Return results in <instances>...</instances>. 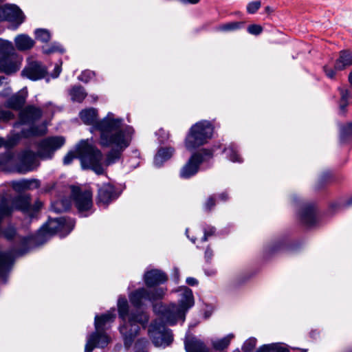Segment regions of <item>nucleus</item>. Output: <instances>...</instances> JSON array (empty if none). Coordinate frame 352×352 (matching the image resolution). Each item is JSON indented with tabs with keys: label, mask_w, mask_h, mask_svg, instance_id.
<instances>
[{
	"label": "nucleus",
	"mask_w": 352,
	"mask_h": 352,
	"mask_svg": "<svg viewBox=\"0 0 352 352\" xmlns=\"http://www.w3.org/2000/svg\"><path fill=\"white\" fill-rule=\"evenodd\" d=\"M98 111L94 108L83 109L79 113L84 124L91 125L100 133L98 142L100 146L111 148L105 159V163L109 166L120 160L123 152L131 144L134 129L130 126L122 129L123 119L113 118L111 112L100 120H98Z\"/></svg>",
	"instance_id": "f257e3e1"
},
{
	"label": "nucleus",
	"mask_w": 352,
	"mask_h": 352,
	"mask_svg": "<svg viewBox=\"0 0 352 352\" xmlns=\"http://www.w3.org/2000/svg\"><path fill=\"white\" fill-rule=\"evenodd\" d=\"M143 280L147 288L141 287L129 294V300L133 307H142V300L156 302L162 300L167 290L166 287H160L168 280L167 274L163 271L153 269L146 272Z\"/></svg>",
	"instance_id": "f03ea898"
},
{
	"label": "nucleus",
	"mask_w": 352,
	"mask_h": 352,
	"mask_svg": "<svg viewBox=\"0 0 352 352\" xmlns=\"http://www.w3.org/2000/svg\"><path fill=\"white\" fill-rule=\"evenodd\" d=\"M116 318L115 309L108 311L101 315H96L94 318L95 331L87 338L85 346V352H92L95 348H105L111 341L106 333Z\"/></svg>",
	"instance_id": "7ed1b4c3"
},
{
	"label": "nucleus",
	"mask_w": 352,
	"mask_h": 352,
	"mask_svg": "<svg viewBox=\"0 0 352 352\" xmlns=\"http://www.w3.org/2000/svg\"><path fill=\"white\" fill-rule=\"evenodd\" d=\"M16 246V248H12L7 251L0 250V278L3 280L4 283H6L8 274L14 264V254L22 256L34 247L30 236H18Z\"/></svg>",
	"instance_id": "20e7f679"
},
{
	"label": "nucleus",
	"mask_w": 352,
	"mask_h": 352,
	"mask_svg": "<svg viewBox=\"0 0 352 352\" xmlns=\"http://www.w3.org/2000/svg\"><path fill=\"white\" fill-rule=\"evenodd\" d=\"M213 125L208 120L196 122L189 129L184 140L187 150L192 151L204 145L212 137Z\"/></svg>",
	"instance_id": "39448f33"
},
{
	"label": "nucleus",
	"mask_w": 352,
	"mask_h": 352,
	"mask_svg": "<svg viewBox=\"0 0 352 352\" xmlns=\"http://www.w3.org/2000/svg\"><path fill=\"white\" fill-rule=\"evenodd\" d=\"M83 168L91 169L98 175L104 173L102 164V153L87 141L81 140L76 148Z\"/></svg>",
	"instance_id": "423d86ee"
},
{
	"label": "nucleus",
	"mask_w": 352,
	"mask_h": 352,
	"mask_svg": "<svg viewBox=\"0 0 352 352\" xmlns=\"http://www.w3.org/2000/svg\"><path fill=\"white\" fill-rule=\"evenodd\" d=\"M216 147L211 148H201L193 153L186 163L179 170V177L188 179L195 176L199 170L201 164L213 157Z\"/></svg>",
	"instance_id": "0eeeda50"
},
{
	"label": "nucleus",
	"mask_w": 352,
	"mask_h": 352,
	"mask_svg": "<svg viewBox=\"0 0 352 352\" xmlns=\"http://www.w3.org/2000/svg\"><path fill=\"white\" fill-rule=\"evenodd\" d=\"M135 308V310H129V303L124 296H120L118 300V316L123 321L126 320L129 322L137 324L140 326L145 327L148 322L149 317L148 314L140 310V308Z\"/></svg>",
	"instance_id": "6e6552de"
},
{
	"label": "nucleus",
	"mask_w": 352,
	"mask_h": 352,
	"mask_svg": "<svg viewBox=\"0 0 352 352\" xmlns=\"http://www.w3.org/2000/svg\"><path fill=\"white\" fill-rule=\"evenodd\" d=\"M65 143L63 136H51L41 140L38 144L37 156L43 160L52 159L54 153Z\"/></svg>",
	"instance_id": "1a4fd4ad"
},
{
	"label": "nucleus",
	"mask_w": 352,
	"mask_h": 352,
	"mask_svg": "<svg viewBox=\"0 0 352 352\" xmlns=\"http://www.w3.org/2000/svg\"><path fill=\"white\" fill-rule=\"evenodd\" d=\"M98 188L96 203L98 206L107 208L110 204L116 201L120 195L118 189L111 183L96 184Z\"/></svg>",
	"instance_id": "9d476101"
},
{
	"label": "nucleus",
	"mask_w": 352,
	"mask_h": 352,
	"mask_svg": "<svg viewBox=\"0 0 352 352\" xmlns=\"http://www.w3.org/2000/svg\"><path fill=\"white\" fill-rule=\"evenodd\" d=\"M74 220L65 217L50 219L48 222L44 224L52 235L58 234L60 237L68 235L74 229Z\"/></svg>",
	"instance_id": "9b49d317"
},
{
	"label": "nucleus",
	"mask_w": 352,
	"mask_h": 352,
	"mask_svg": "<svg viewBox=\"0 0 352 352\" xmlns=\"http://www.w3.org/2000/svg\"><path fill=\"white\" fill-rule=\"evenodd\" d=\"M71 197L80 214L89 210L93 206V194L91 190L82 191L80 187L72 186Z\"/></svg>",
	"instance_id": "f8f14e48"
},
{
	"label": "nucleus",
	"mask_w": 352,
	"mask_h": 352,
	"mask_svg": "<svg viewBox=\"0 0 352 352\" xmlns=\"http://www.w3.org/2000/svg\"><path fill=\"white\" fill-rule=\"evenodd\" d=\"M21 75L33 81L38 80L47 76V68L41 62L32 60L23 68Z\"/></svg>",
	"instance_id": "ddd939ff"
},
{
	"label": "nucleus",
	"mask_w": 352,
	"mask_h": 352,
	"mask_svg": "<svg viewBox=\"0 0 352 352\" xmlns=\"http://www.w3.org/2000/svg\"><path fill=\"white\" fill-rule=\"evenodd\" d=\"M154 330H150L152 342L156 346H168L173 341V335L170 329L164 326L155 327Z\"/></svg>",
	"instance_id": "4468645a"
},
{
	"label": "nucleus",
	"mask_w": 352,
	"mask_h": 352,
	"mask_svg": "<svg viewBox=\"0 0 352 352\" xmlns=\"http://www.w3.org/2000/svg\"><path fill=\"white\" fill-rule=\"evenodd\" d=\"M318 208L315 204H306L299 212L300 222L307 227L314 226L318 222Z\"/></svg>",
	"instance_id": "2eb2a0df"
},
{
	"label": "nucleus",
	"mask_w": 352,
	"mask_h": 352,
	"mask_svg": "<svg viewBox=\"0 0 352 352\" xmlns=\"http://www.w3.org/2000/svg\"><path fill=\"white\" fill-rule=\"evenodd\" d=\"M120 327V332L123 337L124 344L126 348H129L133 343L139 333L140 327L137 324L129 322L126 320Z\"/></svg>",
	"instance_id": "dca6fc26"
},
{
	"label": "nucleus",
	"mask_w": 352,
	"mask_h": 352,
	"mask_svg": "<svg viewBox=\"0 0 352 352\" xmlns=\"http://www.w3.org/2000/svg\"><path fill=\"white\" fill-rule=\"evenodd\" d=\"M21 62V58L16 53L0 57L1 72L7 75L16 73L20 69Z\"/></svg>",
	"instance_id": "f3484780"
},
{
	"label": "nucleus",
	"mask_w": 352,
	"mask_h": 352,
	"mask_svg": "<svg viewBox=\"0 0 352 352\" xmlns=\"http://www.w3.org/2000/svg\"><path fill=\"white\" fill-rule=\"evenodd\" d=\"M43 115L42 110L34 105H28L19 112V118L22 124H33Z\"/></svg>",
	"instance_id": "a211bd4d"
},
{
	"label": "nucleus",
	"mask_w": 352,
	"mask_h": 352,
	"mask_svg": "<svg viewBox=\"0 0 352 352\" xmlns=\"http://www.w3.org/2000/svg\"><path fill=\"white\" fill-rule=\"evenodd\" d=\"M3 12L4 19L8 21L16 23L20 25L25 21V17L23 12L19 7L16 5H5L3 8Z\"/></svg>",
	"instance_id": "6ab92c4d"
},
{
	"label": "nucleus",
	"mask_w": 352,
	"mask_h": 352,
	"mask_svg": "<svg viewBox=\"0 0 352 352\" xmlns=\"http://www.w3.org/2000/svg\"><path fill=\"white\" fill-rule=\"evenodd\" d=\"M28 93L20 91L9 97L4 102L6 108L12 109L16 111H21L23 109L26 102Z\"/></svg>",
	"instance_id": "aec40b11"
},
{
	"label": "nucleus",
	"mask_w": 352,
	"mask_h": 352,
	"mask_svg": "<svg viewBox=\"0 0 352 352\" xmlns=\"http://www.w3.org/2000/svg\"><path fill=\"white\" fill-rule=\"evenodd\" d=\"M338 90L340 95V98L338 101V113L340 116L346 117L348 109V106L352 102V93L346 88L338 87Z\"/></svg>",
	"instance_id": "412c9836"
},
{
	"label": "nucleus",
	"mask_w": 352,
	"mask_h": 352,
	"mask_svg": "<svg viewBox=\"0 0 352 352\" xmlns=\"http://www.w3.org/2000/svg\"><path fill=\"white\" fill-rule=\"evenodd\" d=\"M32 198L30 194L19 195L12 199L14 210L21 211L25 214L30 213Z\"/></svg>",
	"instance_id": "4be33fe9"
},
{
	"label": "nucleus",
	"mask_w": 352,
	"mask_h": 352,
	"mask_svg": "<svg viewBox=\"0 0 352 352\" xmlns=\"http://www.w3.org/2000/svg\"><path fill=\"white\" fill-rule=\"evenodd\" d=\"M163 317L170 325H175L179 318H184L185 314L176 305L173 304L165 308L162 312Z\"/></svg>",
	"instance_id": "5701e85b"
},
{
	"label": "nucleus",
	"mask_w": 352,
	"mask_h": 352,
	"mask_svg": "<svg viewBox=\"0 0 352 352\" xmlns=\"http://www.w3.org/2000/svg\"><path fill=\"white\" fill-rule=\"evenodd\" d=\"M350 66H352V51L349 50H341L334 63L335 69L342 71Z\"/></svg>",
	"instance_id": "b1692460"
},
{
	"label": "nucleus",
	"mask_w": 352,
	"mask_h": 352,
	"mask_svg": "<svg viewBox=\"0 0 352 352\" xmlns=\"http://www.w3.org/2000/svg\"><path fill=\"white\" fill-rule=\"evenodd\" d=\"M184 346L187 352H209L205 343L195 336L186 338Z\"/></svg>",
	"instance_id": "393cba45"
},
{
	"label": "nucleus",
	"mask_w": 352,
	"mask_h": 352,
	"mask_svg": "<svg viewBox=\"0 0 352 352\" xmlns=\"http://www.w3.org/2000/svg\"><path fill=\"white\" fill-rule=\"evenodd\" d=\"M194 296L192 290L185 287L177 307L185 314L194 305Z\"/></svg>",
	"instance_id": "a878e982"
},
{
	"label": "nucleus",
	"mask_w": 352,
	"mask_h": 352,
	"mask_svg": "<svg viewBox=\"0 0 352 352\" xmlns=\"http://www.w3.org/2000/svg\"><path fill=\"white\" fill-rule=\"evenodd\" d=\"M40 187V182L38 179H23L21 181L14 182L12 188L15 191L20 192L24 190L31 188H38Z\"/></svg>",
	"instance_id": "bb28decb"
},
{
	"label": "nucleus",
	"mask_w": 352,
	"mask_h": 352,
	"mask_svg": "<svg viewBox=\"0 0 352 352\" xmlns=\"http://www.w3.org/2000/svg\"><path fill=\"white\" fill-rule=\"evenodd\" d=\"M352 139V121L339 124V141L347 144Z\"/></svg>",
	"instance_id": "cd10ccee"
},
{
	"label": "nucleus",
	"mask_w": 352,
	"mask_h": 352,
	"mask_svg": "<svg viewBox=\"0 0 352 352\" xmlns=\"http://www.w3.org/2000/svg\"><path fill=\"white\" fill-rule=\"evenodd\" d=\"M52 235L43 225L34 235H30L32 238L33 244L35 246H38L47 242L50 236Z\"/></svg>",
	"instance_id": "c85d7f7f"
},
{
	"label": "nucleus",
	"mask_w": 352,
	"mask_h": 352,
	"mask_svg": "<svg viewBox=\"0 0 352 352\" xmlns=\"http://www.w3.org/2000/svg\"><path fill=\"white\" fill-rule=\"evenodd\" d=\"M15 45L20 51L30 50L34 45V40L26 34H21L16 37Z\"/></svg>",
	"instance_id": "c756f323"
},
{
	"label": "nucleus",
	"mask_w": 352,
	"mask_h": 352,
	"mask_svg": "<svg viewBox=\"0 0 352 352\" xmlns=\"http://www.w3.org/2000/svg\"><path fill=\"white\" fill-rule=\"evenodd\" d=\"M255 352H290V351L285 344L281 342H275L263 344Z\"/></svg>",
	"instance_id": "7c9ffc66"
},
{
	"label": "nucleus",
	"mask_w": 352,
	"mask_h": 352,
	"mask_svg": "<svg viewBox=\"0 0 352 352\" xmlns=\"http://www.w3.org/2000/svg\"><path fill=\"white\" fill-rule=\"evenodd\" d=\"M14 208L9 199L5 197L0 199V219L3 221L6 218H10L14 212Z\"/></svg>",
	"instance_id": "2f4dec72"
},
{
	"label": "nucleus",
	"mask_w": 352,
	"mask_h": 352,
	"mask_svg": "<svg viewBox=\"0 0 352 352\" xmlns=\"http://www.w3.org/2000/svg\"><path fill=\"white\" fill-rule=\"evenodd\" d=\"M175 152L173 147H161L159 148L155 157V163H162L169 160Z\"/></svg>",
	"instance_id": "473e14b6"
},
{
	"label": "nucleus",
	"mask_w": 352,
	"mask_h": 352,
	"mask_svg": "<svg viewBox=\"0 0 352 352\" xmlns=\"http://www.w3.org/2000/svg\"><path fill=\"white\" fill-rule=\"evenodd\" d=\"M69 95L73 101L82 102L87 97V93L81 85H74L69 90Z\"/></svg>",
	"instance_id": "72a5a7b5"
},
{
	"label": "nucleus",
	"mask_w": 352,
	"mask_h": 352,
	"mask_svg": "<svg viewBox=\"0 0 352 352\" xmlns=\"http://www.w3.org/2000/svg\"><path fill=\"white\" fill-rule=\"evenodd\" d=\"M36 154L32 151H26L21 155V163L27 166L25 171H30L32 170V166L36 160Z\"/></svg>",
	"instance_id": "f704fd0d"
},
{
	"label": "nucleus",
	"mask_w": 352,
	"mask_h": 352,
	"mask_svg": "<svg viewBox=\"0 0 352 352\" xmlns=\"http://www.w3.org/2000/svg\"><path fill=\"white\" fill-rule=\"evenodd\" d=\"M227 153L228 157L233 162H241L242 160L239 154L238 147L234 144L231 143L227 148L223 149V153Z\"/></svg>",
	"instance_id": "c9c22d12"
},
{
	"label": "nucleus",
	"mask_w": 352,
	"mask_h": 352,
	"mask_svg": "<svg viewBox=\"0 0 352 352\" xmlns=\"http://www.w3.org/2000/svg\"><path fill=\"white\" fill-rule=\"evenodd\" d=\"M245 22L243 21H232L219 26L216 28V30L222 32H231L243 28Z\"/></svg>",
	"instance_id": "e433bc0d"
},
{
	"label": "nucleus",
	"mask_w": 352,
	"mask_h": 352,
	"mask_svg": "<svg viewBox=\"0 0 352 352\" xmlns=\"http://www.w3.org/2000/svg\"><path fill=\"white\" fill-rule=\"evenodd\" d=\"M234 337L232 334L212 342V346L216 351H222L226 349L230 344L232 338Z\"/></svg>",
	"instance_id": "4c0bfd02"
},
{
	"label": "nucleus",
	"mask_w": 352,
	"mask_h": 352,
	"mask_svg": "<svg viewBox=\"0 0 352 352\" xmlns=\"http://www.w3.org/2000/svg\"><path fill=\"white\" fill-rule=\"evenodd\" d=\"M14 49L11 42L0 38V57L14 54Z\"/></svg>",
	"instance_id": "58836bf2"
},
{
	"label": "nucleus",
	"mask_w": 352,
	"mask_h": 352,
	"mask_svg": "<svg viewBox=\"0 0 352 352\" xmlns=\"http://www.w3.org/2000/svg\"><path fill=\"white\" fill-rule=\"evenodd\" d=\"M288 248V245L285 241V240L282 239L277 241H275L272 243L267 250L269 254H275L281 251H283Z\"/></svg>",
	"instance_id": "ea45409f"
},
{
	"label": "nucleus",
	"mask_w": 352,
	"mask_h": 352,
	"mask_svg": "<svg viewBox=\"0 0 352 352\" xmlns=\"http://www.w3.org/2000/svg\"><path fill=\"white\" fill-rule=\"evenodd\" d=\"M36 39L43 42L47 43L51 39V34L49 30L46 29H36L34 32Z\"/></svg>",
	"instance_id": "a19ab883"
},
{
	"label": "nucleus",
	"mask_w": 352,
	"mask_h": 352,
	"mask_svg": "<svg viewBox=\"0 0 352 352\" xmlns=\"http://www.w3.org/2000/svg\"><path fill=\"white\" fill-rule=\"evenodd\" d=\"M3 237L8 241H12L17 235L16 229L14 226L10 225L2 230Z\"/></svg>",
	"instance_id": "79ce46f5"
},
{
	"label": "nucleus",
	"mask_w": 352,
	"mask_h": 352,
	"mask_svg": "<svg viewBox=\"0 0 352 352\" xmlns=\"http://www.w3.org/2000/svg\"><path fill=\"white\" fill-rule=\"evenodd\" d=\"M217 200V195L216 194L210 195L204 205V208L205 211L207 212H210L215 206Z\"/></svg>",
	"instance_id": "37998d69"
},
{
	"label": "nucleus",
	"mask_w": 352,
	"mask_h": 352,
	"mask_svg": "<svg viewBox=\"0 0 352 352\" xmlns=\"http://www.w3.org/2000/svg\"><path fill=\"white\" fill-rule=\"evenodd\" d=\"M47 129L46 127L43 126H38L32 124L29 129V132L31 135L33 136H40L43 135L46 133Z\"/></svg>",
	"instance_id": "c03bdc74"
},
{
	"label": "nucleus",
	"mask_w": 352,
	"mask_h": 352,
	"mask_svg": "<svg viewBox=\"0 0 352 352\" xmlns=\"http://www.w3.org/2000/svg\"><path fill=\"white\" fill-rule=\"evenodd\" d=\"M257 340L255 338H250L243 344L242 350L243 352H252L256 345Z\"/></svg>",
	"instance_id": "a18cd8bd"
},
{
	"label": "nucleus",
	"mask_w": 352,
	"mask_h": 352,
	"mask_svg": "<svg viewBox=\"0 0 352 352\" xmlns=\"http://www.w3.org/2000/svg\"><path fill=\"white\" fill-rule=\"evenodd\" d=\"M331 178V174L329 173H323L320 177L318 179L316 184V190H321L324 188L325 184L328 182V181Z\"/></svg>",
	"instance_id": "49530a36"
},
{
	"label": "nucleus",
	"mask_w": 352,
	"mask_h": 352,
	"mask_svg": "<svg viewBox=\"0 0 352 352\" xmlns=\"http://www.w3.org/2000/svg\"><path fill=\"white\" fill-rule=\"evenodd\" d=\"M43 52L45 54H50L54 52H60L61 54L64 53V49L59 45L56 43H53L50 46L43 48Z\"/></svg>",
	"instance_id": "de8ad7c7"
},
{
	"label": "nucleus",
	"mask_w": 352,
	"mask_h": 352,
	"mask_svg": "<svg viewBox=\"0 0 352 352\" xmlns=\"http://www.w3.org/2000/svg\"><path fill=\"white\" fill-rule=\"evenodd\" d=\"M95 76V73L91 70H85L78 76V79L85 83L89 82Z\"/></svg>",
	"instance_id": "09e8293b"
},
{
	"label": "nucleus",
	"mask_w": 352,
	"mask_h": 352,
	"mask_svg": "<svg viewBox=\"0 0 352 352\" xmlns=\"http://www.w3.org/2000/svg\"><path fill=\"white\" fill-rule=\"evenodd\" d=\"M15 118L14 114L10 110L0 109V120L8 122Z\"/></svg>",
	"instance_id": "8fccbe9b"
},
{
	"label": "nucleus",
	"mask_w": 352,
	"mask_h": 352,
	"mask_svg": "<svg viewBox=\"0 0 352 352\" xmlns=\"http://www.w3.org/2000/svg\"><path fill=\"white\" fill-rule=\"evenodd\" d=\"M263 30V27L261 25L258 24H252L250 25L248 28L247 31L249 34L258 36L262 33Z\"/></svg>",
	"instance_id": "3c124183"
},
{
	"label": "nucleus",
	"mask_w": 352,
	"mask_h": 352,
	"mask_svg": "<svg viewBox=\"0 0 352 352\" xmlns=\"http://www.w3.org/2000/svg\"><path fill=\"white\" fill-rule=\"evenodd\" d=\"M261 6V1H254L250 2L247 6V12L249 14H254L259 10Z\"/></svg>",
	"instance_id": "603ef678"
},
{
	"label": "nucleus",
	"mask_w": 352,
	"mask_h": 352,
	"mask_svg": "<svg viewBox=\"0 0 352 352\" xmlns=\"http://www.w3.org/2000/svg\"><path fill=\"white\" fill-rule=\"evenodd\" d=\"M43 206V203L37 199L35 201L33 205L30 204V213H28L30 216L33 217L34 214H36L37 212L40 211Z\"/></svg>",
	"instance_id": "864d4df0"
},
{
	"label": "nucleus",
	"mask_w": 352,
	"mask_h": 352,
	"mask_svg": "<svg viewBox=\"0 0 352 352\" xmlns=\"http://www.w3.org/2000/svg\"><path fill=\"white\" fill-rule=\"evenodd\" d=\"M322 70L324 72V74L327 78H329V79H331V80L336 79L337 70L335 69L334 67H333V68H331L329 65H325L322 67Z\"/></svg>",
	"instance_id": "5fc2aeb1"
},
{
	"label": "nucleus",
	"mask_w": 352,
	"mask_h": 352,
	"mask_svg": "<svg viewBox=\"0 0 352 352\" xmlns=\"http://www.w3.org/2000/svg\"><path fill=\"white\" fill-rule=\"evenodd\" d=\"M249 278V276H239L236 278H235L234 280L232 281L230 283V287L231 288H236L241 285H243L245 281Z\"/></svg>",
	"instance_id": "6e6d98bb"
},
{
	"label": "nucleus",
	"mask_w": 352,
	"mask_h": 352,
	"mask_svg": "<svg viewBox=\"0 0 352 352\" xmlns=\"http://www.w3.org/2000/svg\"><path fill=\"white\" fill-rule=\"evenodd\" d=\"M74 158H76L74 153L73 151H69L63 158V164L69 165Z\"/></svg>",
	"instance_id": "4d7b16f0"
},
{
	"label": "nucleus",
	"mask_w": 352,
	"mask_h": 352,
	"mask_svg": "<svg viewBox=\"0 0 352 352\" xmlns=\"http://www.w3.org/2000/svg\"><path fill=\"white\" fill-rule=\"evenodd\" d=\"M212 256H213L212 250L210 247H208L205 251V258H206V262L210 263V260L212 259Z\"/></svg>",
	"instance_id": "13d9d810"
},
{
	"label": "nucleus",
	"mask_w": 352,
	"mask_h": 352,
	"mask_svg": "<svg viewBox=\"0 0 352 352\" xmlns=\"http://www.w3.org/2000/svg\"><path fill=\"white\" fill-rule=\"evenodd\" d=\"M61 72V67L58 65H56L54 67V71L51 74V76L53 78H56L59 76Z\"/></svg>",
	"instance_id": "bf43d9fd"
},
{
	"label": "nucleus",
	"mask_w": 352,
	"mask_h": 352,
	"mask_svg": "<svg viewBox=\"0 0 352 352\" xmlns=\"http://www.w3.org/2000/svg\"><path fill=\"white\" fill-rule=\"evenodd\" d=\"M216 229L212 226H208L204 228V233L205 232L208 236H212L214 234Z\"/></svg>",
	"instance_id": "052dcab7"
},
{
	"label": "nucleus",
	"mask_w": 352,
	"mask_h": 352,
	"mask_svg": "<svg viewBox=\"0 0 352 352\" xmlns=\"http://www.w3.org/2000/svg\"><path fill=\"white\" fill-rule=\"evenodd\" d=\"M186 282L190 286H195L198 285V280L193 277H188Z\"/></svg>",
	"instance_id": "680f3d73"
},
{
	"label": "nucleus",
	"mask_w": 352,
	"mask_h": 352,
	"mask_svg": "<svg viewBox=\"0 0 352 352\" xmlns=\"http://www.w3.org/2000/svg\"><path fill=\"white\" fill-rule=\"evenodd\" d=\"M217 195V199H219L222 201H226L229 197L228 194L226 192H223L220 194H216Z\"/></svg>",
	"instance_id": "e2e57ef3"
},
{
	"label": "nucleus",
	"mask_w": 352,
	"mask_h": 352,
	"mask_svg": "<svg viewBox=\"0 0 352 352\" xmlns=\"http://www.w3.org/2000/svg\"><path fill=\"white\" fill-rule=\"evenodd\" d=\"M320 332L316 329L311 330L309 332V336L313 340H317L319 338Z\"/></svg>",
	"instance_id": "0e129e2a"
},
{
	"label": "nucleus",
	"mask_w": 352,
	"mask_h": 352,
	"mask_svg": "<svg viewBox=\"0 0 352 352\" xmlns=\"http://www.w3.org/2000/svg\"><path fill=\"white\" fill-rule=\"evenodd\" d=\"M184 3L197 4L200 0H180Z\"/></svg>",
	"instance_id": "69168bd1"
},
{
	"label": "nucleus",
	"mask_w": 352,
	"mask_h": 352,
	"mask_svg": "<svg viewBox=\"0 0 352 352\" xmlns=\"http://www.w3.org/2000/svg\"><path fill=\"white\" fill-rule=\"evenodd\" d=\"M212 24L211 22H207L204 24H203L201 27H200V30H206L208 29L209 26Z\"/></svg>",
	"instance_id": "338daca9"
},
{
	"label": "nucleus",
	"mask_w": 352,
	"mask_h": 352,
	"mask_svg": "<svg viewBox=\"0 0 352 352\" xmlns=\"http://www.w3.org/2000/svg\"><path fill=\"white\" fill-rule=\"evenodd\" d=\"M352 205V196L346 201L344 206L348 207Z\"/></svg>",
	"instance_id": "774afa93"
}]
</instances>
